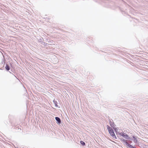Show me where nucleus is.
<instances>
[{
    "instance_id": "1",
    "label": "nucleus",
    "mask_w": 148,
    "mask_h": 148,
    "mask_svg": "<svg viewBox=\"0 0 148 148\" xmlns=\"http://www.w3.org/2000/svg\"><path fill=\"white\" fill-rule=\"evenodd\" d=\"M109 133L110 134V135L113 138H115L116 139V137L114 133L113 130L112 129H111V130H110L109 132Z\"/></svg>"
},
{
    "instance_id": "2",
    "label": "nucleus",
    "mask_w": 148,
    "mask_h": 148,
    "mask_svg": "<svg viewBox=\"0 0 148 148\" xmlns=\"http://www.w3.org/2000/svg\"><path fill=\"white\" fill-rule=\"evenodd\" d=\"M120 140L124 144V145H126L128 147H129V145H130V144H129V143H128L127 140H125L123 138H121Z\"/></svg>"
},
{
    "instance_id": "3",
    "label": "nucleus",
    "mask_w": 148,
    "mask_h": 148,
    "mask_svg": "<svg viewBox=\"0 0 148 148\" xmlns=\"http://www.w3.org/2000/svg\"><path fill=\"white\" fill-rule=\"evenodd\" d=\"M119 135L121 136H123L124 138L126 139H128V136L125 133L123 132H121L119 133Z\"/></svg>"
},
{
    "instance_id": "4",
    "label": "nucleus",
    "mask_w": 148,
    "mask_h": 148,
    "mask_svg": "<svg viewBox=\"0 0 148 148\" xmlns=\"http://www.w3.org/2000/svg\"><path fill=\"white\" fill-rule=\"evenodd\" d=\"M55 118L57 121L56 122L58 124H60L61 123V121L60 119L58 117H56Z\"/></svg>"
},
{
    "instance_id": "5",
    "label": "nucleus",
    "mask_w": 148,
    "mask_h": 148,
    "mask_svg": "<svg viewBox=\"0 0 148 148\" xmlns=\"http://www.w3.org/2000/svg\"><path fill=\"white\" fill-rule=\"evenodd\" d=\"M113 120H110L109 121V123L110 124V125L111 126H112L113 125L114 123L113 122Z\"/></svg>"
},
{
    "instance_id": "6",
    "label": "nucleus",
    "mask_w": 148,
    "mask_h": 148,
    "mask_svg": "<svg viewBox=\"0 0 148 148\" xmlns=\"http://www.w3.org/2000/svg\"><path fill=\"white\" fill-rule=\"evenodd\" d=\"M5 68L6 69L7 71H9L10 69V67L8 65H6Z\"/></svg>"
},
{
    "instance_id": "7",
    "label": "nucleus",
    "mask_w": 148,
    "mask_h": 148,
    "mask_svg": "<svg viewBox=\"0 0 148 148\" xmlns=\"http://www.w3.org/2000/svg\"><path fill=\"white\" fill-rule=\"evenodd\" d=\"M129 146L128 148H136L135 146H132V145H129Z\"/></svg>"
},
{
    "instance_id": "8",
    "label": "nucleus",
    "mask_w": 148,
    "mask_h": 148,
    "mask_svg": "<svg viewBox=\"0 0 148 148\" xmlns=\"http://www.w3.org/2000/svg\"><path fill=\"white\" fill-rule=\"evenodd\" d=\"M80 143L83 145V146H84V145H85V143L83 141H80Z\"/></svg>"
},
{
    "instance_id": "9",
    "label": "nucleus",
    "mask_w": 148,
    "mask_h": 148,
    "mask_svg": "<svg viewBox=\"0 0 148 148\" xmlns=\"http://www.w3.org/2000/svg\"><path fill=\"white\" fill-rule=\"evenodd\" d=\"M107 127L109 132L110 130H111V129H112L108 125H107Z\"/></svg>"
},
{
    "instance_id": "10",
    "label": "nucleus",
    "mask_w": 148,
    "mask_h": 148,
    "mask_svg": "<svg viewBox=\"0 0 148 148\" xmlns=\"http://www.w3.org/2000/svg\"><path fill=\"white\" fill-rule=\"evenodd\" d=\"M53 102H54V103L55 104V106H56V107H57L58 106L57 105V102L56 101H55V100H53Z\"/></svg>"
},
{
    "instance_id": "11",
    "label": "nucleus",
    "mask_w": 148,
    "mask_h": 148,
    "mask_svg": "<svg viewBox=\"0 0 148 148\" xmlns=\"http://www.w3.org/2000/svg\"><path fill=\"white\" fill-rule=\"evenodd\" d=\"M133 138H134V142L135 143L136 142H137V140L136 139V138H135V137L134 136H133Z\"/></svg>"
},
{
    "instance_id": "12",
    "label": "nucleus",
    "mask_w": 148,
    "mask_h": 148,
    "mask_svg": "<svg viewBox=\"0 0 148 148\" xmlns=\"http://www.w3.org/2000/svg\"><path fill=\"white\" fill-rule=\"evenodd\" d=\"M39 41L40 42H42V40L40 39V40H39Z\"/></svg>"
}]
</instances>
